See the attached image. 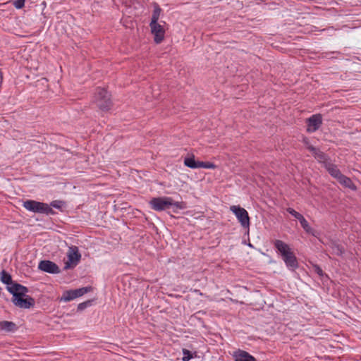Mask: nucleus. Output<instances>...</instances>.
Instances as JSON below:
<instances>
[{
	"label": "nucleus",
	"mask_w": 361,
	"mask_h": 361,
	"mask_svg": "<svg viewBox=\"0 0 361 361\" xmlns=\"http://www.w3.org/2000/svg\"><path fill=\"white\" fill-rule=\"evenodd\" d=\"M63 204H64V202L63 201L54 200V201H52L49 206L50 207H52L56 209H61Z\"/></svg>",
	"instance_id": "393cba45"
},
{
	"label": "nucleus",
	"mask_w": 361,
	"mask_h": 361,
	"mask_svg": "<svg viewBox=\"0 0 361 361\" xmlns=\"http://www.w3.org/2000/svg\"><path fill=\"white\" fill-rule=\"evenodd\" d=\"M23 205L26 209L34 213L45 214L47 215H54L56 214L47 203L28 200L23 202Z\"/></svg>",
	"instance_id": "7ed1b4c3"
},
{
	"label": "nucleus",
	"mask_w": 361,
	"mask_h": 361,
	"mask_svg": "<svg viewBox=\"0 0 361 361\" xmlns=\"http://www.w3.org/2000/svg\"><path fill=\"white\" fill-rule=\"evenodd\" d=\"M7 290L12 294V302L19 308L30 309L35 305V300L31 296L27 295L28 288L20 283H15L6 287Z\"/></svg>",
	"instance_id": "f257e3e1"
},
{
	"label": "nucleus",
	"mask_w": 361,
	"mask_h": 361,
	"mask_svg": "<svg viewBox=\"0 0 361 361\" xmlns=\"http://www.w3.org/2000/svg\"><path fill=\"white\" fill-rule=\"evenodd\" d=\"M91 302H92L91 300H87V301H85V302L78 304V310L82 311V310H85L87 307L91 305Z\"/></svg>",
	"instance_id": "bb28decb"
},
{
	"label": "nucleus",
	"mask_w": 361,
	"mask_h": 361,
	"mask_svg": "<svg viewBox=\"0 0 361 361\" xmlns=\"http://www.w3.org/2000/svg\"><path fill=\"white\" fill-rule=\"evenodd\" d=\"M286 211L291 214L293 216H294L295 219H297L298 221L300 219V218H302V215L300 214L299 212H296L294 209L288 207L287 208Z\"/></svg>",
	"instance_id": "b1692460"
},
{
	"label": "nucleus",
	"mask_w": 361,
	"mask_h": 361,
	"mask_svg": "<svg viewBox=\"0 0 361 361\" xmlns=\"http://www.w3.org/2000/svg\"><path fill=\"white\" fill-rule=\"evenodd\" d=\"M158 5L154 3V12L150 23L151 31L154 35V41L158 44Z\"/></svg>",
	"instance_id": "1a4fd4ad"
},
{
	"label": "nucleus",
	"mask_w": 361,
	"mask_h": 361,
	"mask_svg": "<svg viewBox=\"0 0 361 361\" xmlns=\"http://www.w3.org/2000/svg\"><path fill=\"white\" fill-rule=\"evenodd\" d=\"M307 149L312 152L314 157L318 160L320 163H323L324 165L326 163H329L328 161L329 157L322 152L319 149L313 147L312 145H308Z\"/></svg>",
	"instance_id": "9b49d317"
},
{
	"label": "nucleus",
	"mask_w": 361,
	"mask_h": 361,
	"mask_svg": "<svg viewBox=\"0 0 361 361\" xmlns=\"http://www.w3.org/2000/svg\"><path fill=\"white\" fill-rule=\"evenodd\" d=\"M322 118L320 114H315L307 119L308 128L310 132H314L318 130L322 125Z\"/></svg>",
	"instance_id": "9d476101"
},
{
	"label": "nucleus",
	"mask_w": 361,
	"mask_h": 361,
	"mask_svg": "<svg viewBox=\"0 0 361 361\" xmlns=\"http://www.w3.org/2000/svg\"><path fill=\"white\" fill-rule=\"evenodd\" d=\"M18 327L17 324L13 322L9 321H1L0 322V330L6 333H13L18 330Z\"/></svg>",
	"instance_id": "ddd939ff"
},
{
	"label": "nucleus",
	"mask_w": 361,
	"mask_h": 361,
	"mask_svg": "<svg viewBox=\"0 0 361 361\" xmlns=\"http://www.w3.org/2000/svg\"><path fill=\"white\" fill-rule=\"evenodd\" d=\"M150 204L154 210L158 211V197H154L151 200Z\"/></svg>",
	"instance_id": "c85d7f7f"
},
{
	"label": "nucleus",
	"mask_w": 361,
	"mask_h": 361,
	"mask_svg": "<svg viewBox=\"0 0 361 361\" xmlns=\"http://www.w3.org/2000/svg\"><path fill=\"white\" fill-rule=\"evenodd\" d=\"M215 169L216 165L211 162L198 161V169Z\"/></svg>",
	"instance_id": "5701e85b"
},
{
	"label": "nucleus",
	"mask_w": 361,
	"mask_h": 361,
	"mask_svg": "<svg viewBox=\"0 0 361 361\" xmlns=\"http://www.w3.org/2000/svg\"><path fill=\"white\" fill-rule=\"evenodd\" d=\"M164 32L165 30L164 29L162 25L159 24V43H161V42L164 39Z\"/></svg>",
	"instance_id": "7c9ffc66"
},
{
	"label": "nucleus",
	"mask_w": 361,
	"mask_h": 361,
	"mask_svg": "<svg viewBox=\"0 0 361 361\" xmlns=\"http://www.w3.org/2000/svg\"><path fill=\"white\" fill-rule=\"evenodd\" d=\"M281 257L289 270L295 271V269L298 268L299 264L298 259L292 250L283 255Z\"/></svg>",
	"instance_id": "6e6552de"
},
{
	"label": "nucleus",
	"mask_w": 361,
	"mask_h": 361,
	"mask_svg": "<svg viewBox=\"0 0 361 361\" xmlns=\"http://www.w3.org/2000/svg\"><path fill=\"white\" fill-rule=\"evenodd\" d=\"M1 281L3 283L6 284L7 286L18 283L17 282L13 281L11 275L5 270H2L1 272Z\"/></svg>",
	"instance_id": "a211bd4d"
},
{
	"label": "nucleus",
	"mask_w": 361,
	"mask_h": 361,
	"mask_svg": "<svg viewBox=\"0 0 361 361\" xmlns=\"http://www.w3.org/2000/svg\"><path fill=\"white\" fill-rule=\"evenodd\" d=\"M198 161L195 159V157H185L184 159V164L190 169H198Z\"/></svg>",
	"instance_id": "6ab92c4d"
},
{
	"label": "nucleus",
	"mask_w": 361,
	"mask_h": 361,
	"mask_svg": "<svg viewBox=\"0 0 361 361\" xmlns=\"http://www.w3.org/2000/svg\"><path fill=\"white\" fill-rule=\"evenodd\" d=\"M274 244V247L280 252L281 256L287 254L291 250L289 245L281 240H276Z\"/></svg>",
	"instance_id": "2eb2a0df"
},
{
	"label": "nucleus",
	"mask_w": 361,
	"mask_h": 361,
	"mask_svg": "<svg viewBox=\"0 0 361 361\" xmlns=\"http://www.w3.org/2000/svg\"><path fill=\"white\" fill-rule=\"evenodd\" d=\"M92 289V288L91 286H87V287H82L80 288L75 289L73 290L74 292L75 298H77L80 297V296L83 295L84 294L91 291Z\"/></svg>",
	"instance_id": "412c9836"
},
{
	"label": "nucleus",
	"mask_w": 361,
	"mask_h": 361,
	"mask_svg": "<svg viewBox=\"0 0 361 361\" xmlns=\"http://www.w3.org/2000/svg\"><path fill=\"white\" fill-rule=\"evenodd\" d=\"M38 269L49 274H59L61 269L59 266L50 260H42L39 262Z\"/></svg>",
	"instance_id": "0eeeda50"
},
{
	"label": "nucleus",
	"mask_w": 361,
	"mask_h": 361,
	"mask_svg": "<svg viewBox=\"0 0 361 361\" xmlns=\"http://www.w3.org/2000/svg\"><path fill=\"white\" fill-rule=\"evenodd\" d=\"M75 296L73 290H66L63 293L61 298V301L68 302L73 299H75Z\"/></svg>",
	"instance_id": "aec40b11"
},
{
	"label": "nucleus",
	"mask_w": 361,
	"mask_h": 361,
	"mask_svg": "<svg viewBox=\"0 0 361 361\" xmlns=\"http://www.w3.org/2000/svg\"><path fill=\"white\" fill-rule=\"evenodd\" d=\"M337 180L345 188H350L353 190H355L357 189L351 179L343 174H342Z\"/></svg>",
	"instance_id": "f3484780"
},
{
	"label": "nucleus",
	"mask_w": 361,
	"mask_h": 361,
	"mask_svg": "<svg viewBox=\"0 0 361 361\" xmlns=\"http://www.w3.org/2000/svg\"><path fill=\"white\" fill-rule=\"evenodd\" d=\"M233 356L235 361H257L249 353L240 349L235 351Z\"/></svg>",
	"instance_id": "f8f14e48"
},
{
	"label": "nucleus",
	"mask_w": 361,
	"mask_h": 361,
	"mask_svg": "<svg viewBox=\"0 0 361 361\" xmlns=\"http://www.w3.org/2000/svg\"><path fill=\"white\" fill-rule=\"evenodd\" d=\"M314 271L320 276H323L324 275V273L322 268L318 265L314 266Z\"/></svg>",
	"instance_id": "c756f323"
},
{
	"label": "nucleus",
	"mask_w": 361,
	"mask_h": 361,
	"mask_svg": "<svg viewBox=\"0 0 361 361\" xmlns=\"http://www.w3.org/2000/svg\"><path fill=\"white\" fill-rule=\"evenodd\" d=\"M230 210L235 215L236 218L244 228L250 227V216L247 210L240 206L233 205Z\"/></svg>",
	"instance_id": "20e7f679"
},
{
	"label": "nucleus",
	"mask_w": 361,
	"mask_h": 361,
	"mask_svg": "<svg viewBox=\"0 0 361 361\" xmlns=\"http://www.w3.org/2000/svg\"><path fill=\"white\" fill-rule=\"evenodd\" d=\"M81 259V254L79 252L78 247L71 246L68 252V261L65 263L64 269L67 270L76 266Z\"/></svg>",
	"instance_id": "39448f33"
},
{
	"label": "nucleus",
	"mask_w": 361,
	"mask_h": 361,
	"mask_svg": "<svg viewBox=\"0 0 361 361\" xmlns=\"http://www.w3.org/2000/svg\"><path fill=\"white\" fill-rule=\"evenodd\" d=\"M94 102L97 106L103 111H109L113 105L110 93L105 88L102 87L96 89Z\"/></svg>",
	"instance_id": "f03ea898"
},
{
	"label": "nucleus",
	"mask_w": 361,
	"mask_h": 361,
	"mask_svg": "<svg viewBox=\"0 0 361 361\" xmlns=\"http://www.w3.org/2000/svg\"><path fill=\"white\" fill-rule=\"evenodd\" d=\"M304 143L306 145L307 147L308 145H311L307 139H304Z\"/></svg>",
	"instance_id": "2f4dec72"
},
{
	"label": "nucleus",
	"mask_w": 361,
	"mask_h": 361,
	"mask_svg": "<svg viewBox=\"0 0 361 361\" xmlns=\"http://www.w3.org/2000/svg\"><path fill=\"white\" fill-rule=\"evenodd\" d=\"M181 202H175L171 197H159V211L166 209H172L173 212H176L178 209H183Z\"/></svg>",
	"instance_id": "423d86ee"
},
{
	"label": "nucleus",
	"mask_w": 361,
	"mask_h": 361,
	"mask_svg": "<svg viewBox=\"0 0 361 361\" xmlns=\"http://www.w3.org/2000/svg\"><path fill=\"white\" fill-rule=\"evenodd\" d=\"M25 2V0H16V1L13 2V5H14V6H15L17 9H20V8H22L23 7H24Z\"/></svg>",
	"instance_id": "cd10ccee"
},
{
	"label": "nucleus",
	"mask_w": 361,
	"mask_h": 361,
	"mask_svg": "<svg viewBox=\"0 0 361 361\" xmlns=\"http://www.w3.org/2000/svg\"><path fill=\"white\" fill-rule=\"evenodd\" d=\"M301 226L302 228L307 232V233H311L312 232V228L310 226L307 220L302 216V218H300L299 220Z\"/></svg>",
	"instance_id": "4be33fe9"
},
{
	"label": "nucleus",
	"mask_w": 361,
	"mask_h": 361,
	"mask_svg": "<svg viewBox=\"0 0 361 361\" xmlns=\"http://www.w3.org/2000/svg\"><path fill=\"white\" fill-rule=\"evenodd\" d=\"M325 168L329 173L334 178L338 179L342 175L341 171L338 169L337 166L332 163H326Z\"/></svg>",
	"instance_id": "dca6fc26"
},
{
	"label": "nucleus",
	"mask_w": 361,
	"mask_h": 361,
	"mask_svg": "<svg viewBox=\"0 0 361 361\" xmlns=\"http://www.w3.org/2000/svg\"><path fill=\"white\" fill-rule=\"evenodd\" d=\"M183 357L182 358L183 361H189L192 357V355L191 352L187 349L183 350Z\"/></svg>",
	"instance_id": "a878e982"
},
{
	"label": "nucleus",
	"mask_w": 361,
	"mask_h": 361,
	"mask_svg": "<svg viewBox=\"0 0 361 361\" xmlns=\"http://www.w3.org/2000/svg\"><path fill=\"white\" fill-rule=\"evenodd\" d=\"M329 247L331 250V252L333 255L342 256L345 252L344 247L336 241H331L328 244Z\"/></svg>",
	"instance_id": "4468645a"
}]
</instances>
